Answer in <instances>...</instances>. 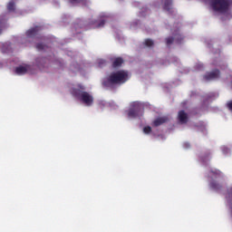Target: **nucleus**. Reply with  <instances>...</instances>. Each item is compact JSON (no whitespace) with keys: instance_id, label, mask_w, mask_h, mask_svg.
I'll use <instances>...</instances> for the list:
<instances>
[{"instance_id":"1","label":"nucleus","mask_w":232,"mask_h":232,"mask_svg":"<svg viewBox=\"0 0 232 232\" xmlns=\"http://www.w3.org/2000/svg\"><path fill=\"white\" fill-rule=\"evenodd\" d=\"M131 77V72L126 70H119L111 72L102 81L103 86H113V84H124L128 82Z\"/></svg>"},{"instance_id":"2","label":"nucleus","mask_w":232,"mask_h":232,"mask_svg":"<svg viewBox=\"0 0 232 232\" xmlns=\"http://www.w3.org/2000/svg\"><path fill=\"white\" fill-rule=\"evenodd\" d=\"M230 0H211L210 6L216 15H221V19L226 21L231 19Z\"/></svg>"},{"instance_id":"3","label":"nucleus","mask_w":232,"mask_h":232,"mask_svg":"<svg viewBox=\"0 0 232 232\" xmlns=\"http://www.w3.org/2000/svg\"><path fill=\"white\" fill-rule=\"evenodd\" d=\"M205 81H218V79H220V72L218 70H214L210 72H207L204 75Z\"/></svg>"},{"instance_id":"4","label":"nucleus","mask_w":232,"mask_h":232,"mask_svg":"<svg viewBox=\"0 0 232 232\" xmlns=\"http://www.w3.org/2000/svg\"><path fill=\"white\" fill-rule=\"evenodd\" d=\"M171 43H177L178 44H179V43H182V34H180L179 31H176L173 38H167L168 46H169Z\"/></svg>"},{"instance_id":"5","label":"nucleus","mask_w":232,"mask_h":232,"mask_svg":"<svg viewBox=\"0 0 232 232\" xmlns=\"http://www.w3.org/2000/svg\"><path fill=\"white\" fill-rule=\"evenodd\" d=\"M30 70H32V67H30V65L24 64L16 67L14 72L16 75H24V73H28Z\"/></svg>"},{"instance_id":"6","label":"nucleus","mask_w":232,"mask_h":232,"mask_svg":"<svg viewBox=\"0 0 232 232\" xmlns=\"http://www.w3.org/2000/svg\"><path fill=\"white\" fill-rule=\"evenodd\" d=\"M37 32H39V27H34L26 32V36L28 39H32L37 35Z\"/></svg>"},{"instance_id":"7","label":"nucleus","mask_w":232,"mask_h":232,"mask_svg":"<svg viewBox=\"0 0 232 232\" xmlns=\"http://www.w3.org/2000/svg\"><path fill=\"white\" fill-rule=\"evenodd\" d=\"M104 23H106V14L102 16L100 23L96 22V24L93 26L94 28H101V26H104Z\"/></svg>"},{"instance_id":"8","label":"nucleus","mask_w":232,"mask_h":232,"mask_svg":"<svg viewBox=\"0 0 232 232\" xmlns=\"http://www.w3.org/2000/svg\"><path fill=\"white\" fill-rule=\"evenodd\" d=\"M124 63L121 58H116L112 63L113 68H119Z\"/></svg>"},{"instance_id":"9","label":"nucleus","mask_w":232,"mask_h":232,"mask_svg":"<svg viewBox=\"0 0 232 232\" xmlns=\"http://www.w3.org/2000/svg\"><path fill=\"white\" fill-rule=\"evenodd\" d=\"M10 50H12L10 43H5L2 44V52L6 53L10 52Z\"/></svg>"},{"instance_id":"10","label":"nucleus","mask_w":232,"mask_h":232,"mask_svg":"<svg viewBox=\"0 0 232 232\" xmlns=\"http://www.w3.org/2000/svg\"><path fill=\"white\" fill-rule=\"evenodd\" d=\"M164 10L169 12L171 10V0H166L163 5Z\"/></svg>"},{"instance_id":"11","label":"nucleus","mask_w":232,"mask_h":232,"mask_svg":"<svg viewBox=\"0 0 232 232\" xmlns=\"http://www.w3.org/2000/svg\"><path fill=\"white\" fill-rule=\"evenodd\" d=\"M44 63H46L45 58H37L36 59V63L38 66H43L44 64Z\"/></svg>"},{"instance_id":"12","label":"nucleus","mask_w":232,"mask_h":232,"mask_svg":"<svg viewBox=\"0 0 232 232\" xmlns=\"http://www.w3.org/2000/svg\"><path fill=\"white\" fill-rule=\"evenodd\" d=\"M7 10L9 12H14V10H15V5L13 3V2H10L8 5H7Z\"/></svg>"},{"instance_id":"13","label":"nucleus","mask_w":232,"mask_h":232,"mask_svg":"<svg viewBox=\"0 0 232 232\" xmlns=\"http://www.w3.org/2000/svg\"><path fill=\"white\" fill-rule=\"evenodd\" d=\"M153 44H154L153 40L151 39L145 40V46H147L148 48H151Z\"/></svg>"},{"instance_id":"14","label":"nucleus","mask_w":232,"mask_h":232,"mask_svg":"<svg viewBox=\"0 0 232 232\" xmlns=\"http://www.w3.org/2000/svg\"><path fill=\"white\" fill-rule=\"evenodd\" d=\"M37 50H45L46 49V45L43 44H38L36 45Z\"/></svg>"},{"instance_id":"15","label":"nucleus","mask_w":232,"mask_h":232,"mask_svg":"<svg viewBox=\"0 0 232 232\" xmlns=\"http://www.w3.org/2000/svg\"><path fill=\"white\" fill-rule=\"evenodd\" d=\"M72 5H77V3L83 2L84 0H69Z\"/></svg>"},{"instance_id":"16","label":"nucleus","mask_w":232,"mask_h":232,"mask_svg":"<svg viewBox=\"0 0 232 232\" xmlns=\"http://www.w3.org/2000/svg\"><path fill=\"white\" fill-rule=\"evenodd\" d=\"M99 66H102L103 64H106V61L104 60H98Z\"/></svg>"},{"instance_id":"17","label":"nucleus","mask_w":232,"mask_h":232,"mask_svg":"<svg viewBox=\"0 0 232 232\" xmlns=\"http://www.w3.org/2000/svg\"><path fill=\"white\" fill-rule=\"evenodd\" d=\"M219 66H220L221 70H226L227 68V65H224V67H222V65L219 64Z\"/></svg>"},{"instance_id":"18","label":"nucleus","mask_w":232,"mask_h":232,"mask_svg":"<svg viewBox=\"0 0 232 232\" xmlns=\"http://www.w3.org/2000/svg\"><path fill=\"white\" fill-rule=\"evenodd\" d=\"M198 70H201L202 69V63H198Z\"/></svg>"},{"instance_id":"19","label":"nucleus","mask_w":232,"mask_h":232,"mask_svg":"<svg viewBox=\"0 0 232 232\" xmlns=\"http://www.w3.org/2000/svg\"><path fill=\"white\" fill-rule=\"evenodd\" d=\"M3 25V20L2 21H0V26H2Z\"/></svg>"},{"instance_id":"20","label":"nucleus","mask_w":232,"mask_h":232,"mask_svg":"<svg viewBox=\"0 0 232 232\" xmlns=\"http://www.w3.org/2000/svg\"><path fill=\"white\" fill-rule=\"evenodd\" d=\"M0 34H1V29H0Z\"/></svg>"}]
</instances>
